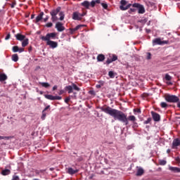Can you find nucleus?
Returning <instances> with one entry per match:
<instances>
[{
  "label": "nucleus",
  "mask_w": 180,
  "mask_h": 180,
  "mask_svg": "<svg viewBox=\"0 0 180 180\" xmlns=\"http://www.w3.org/2000/svg\"><path fill=\"white\" fill-rule=\"evenodd\" d=\"M100 109L102 112H104V113L114 117L115 120H119V122H122V123H125L126 126L129 124V122H132V123H134L136 120L134 115H129L127 117V115H126L123 112L110 107H101Z\"/></svg>",
  "instance_id": "1"
},
{
  "label": "nucleus",
  "mask_w": 180,
  "mask_h": 180,
  "mask_svg": "<svg viewBox=\"0 0 180 180\" xmlns=\"http://www.w3.org/2000/svg\"><path fill=\"white\" fill-rule=\"evenodd\" d=\"M65 89L68 91V94H72L73 92V95L70 96V98H77V92L74 91H79L81 90L79 87L77 86V84L74 83H72V85L66 86L65 87Z\"/></svg>",
  "instance_id": "2"
},
{
  "label": "nucleus",
  "mask_w": 180,
  "mask_h": 180,
  "mask_svg": "<svg viewBox=\"0 0 180 180\" xmlns=\"http://www.w3.org/2000/svg\"><path fill=\"white\" fill-rule=\"evenodd\" d=\"M100 2H101V0H93L91 2L88 1H84L81 4V5L82 6L85 8V9H89V6H91V8H94L96 4H99Z\"/></svg>",
  "instance_id": "3"
},
{
  "label": "nucleus",
  "mask_w": 180,
  "mask_h": 180,
  "mask_svg": "<svg viewBox=\"0 0 180 180\" xmlns=\"http://www.w3.org/2000/svg\"><path fill=\"white\" fill-rule=\"evenodd\" d=\"M57 36V33L56 32H51L46 34V36L41 37V39L43 40V41H50L52 40H54L56 39V37Z\"/></svg>",
  "instance_id": "4"
},
{
  "label": "nucleus",
  "mask_w": 180,
  "mask_h": 180,
  "mask_svg": "<svg viewBox=\"0 0 180 180\" xmlns=\"http://www.w3.org/2000/svg\"><path fill=\"white\" fill-rule=\"evenodd\" d=\"M132 6L133 8H136L138 9V13L141 15L146 13V8H144V6L139 3H135L132 4Z\"/></svg>",
  "instance_id": "5"
},
{
  "label": "nucleus",
  "mask_w": 180,
  "mask_h": 180,
  "mask_svg": "<svg viewBox=\"0 0 180 180\" xmlns=\"http://www.w3.org/2000/svg\"><path fill=\"white\" fill-rule=\"evenodd\" d=\"M165 99L167 102H170L172 103H176V102L179 101V98H178V96L174 95H167L165 96Z\"/></svg>",
  "instance_id": "6"
},
{
  "label": "nucleus",
  "mask_w": 180,
  "mask_h": 180,
  "mask_svg": "<svg viewBox=\"0 0 180 180\" xmlns=\"http://www.w3.org/2000/svg\"><path fill=\"white\" fill-rule=\"evenodd\" d=\"M153 46L155 44H159L160 46H162L163 44H168V41H162L160 38H156L153 40Z\"/></svg>",
  "instance_id": "7"
},
{
  "label": "nucleus",
  "mask_w": 180,
  "mask_h": 180,
  "mask_svg": "<svg viewBox=\"0 0 180 180\" xmlns=\"http://www.w3.org/2000/svg\"><path fill=\"white\" fill-rule=\"evenodd\" d=\"M85 14H82L79 13L78 12H75L72 14V19L74 20H81L82 19V17Z\"/></svg>",
  "instance_id": "8"
},
{
  "label": "nucleus",
  "mask_w": 180,
  "mask_h": 180,
  "mask_svg": "<svg viewBox=\"0 0 180 180\" xmlns=\"http://www.w3.org/2000/svg\"><path fill=\"white\" fill-rule=\"evenodd\" d=\"M47 46H49L51 49H57L58 47V43L54 41H46Z\"/></svg>",
  "instance_id": "9"
},
{
  "label": "nucleus",
  "mask_w": 180,
  "mask_h": 180,
  "mask_svg": "<svg viewBox=\"0 0 180 180\" xmlns=\"http://www.w3.org/2000/svg\"><path fill=\"white\" fill-rule=\"evenodd\" d=\"M55 27L58 32H64V30H65V27L63 26V23L60 22H56Z\"/></svg>",
  "instance_id": "10"
},
{
  "label": "nucleus",
  "mask_w": 180,
  "mask_h": 180,
  "mask_svg": "<svg viewBox=\"0 0 180 180\" xmlns=\"http://www.w3.org/2000/svg\"><path fill=\"white\" fill-rule=\"evenodd\" d=\"M151 115L155 122H160L161 117L159 115L158 113L155 112L154 111H152Z\"/></svg>",
  "instance_id": "11"
},
{
  "label": "nucleus",
  "mask_w": 180,
  "mask_h": 180,
  "mask_svg": "<svg viewBox=\"0 0 180 180\" xmlns=\"http://www.w3.org/2000/svg\"><path fill=\"white\" fill-rule=\"evenodd\" d=\"M84 26H85V25H79L76 26L75 28H70V34H74V33H75V32H77V30H79V29H81V27H84Z\"/></svg>",
  "instance_id": "12"
},
{
  "label": "nucleus",
  "mask_w": 180,
  "mask_h": 180,
  "mask_svg": "<svg viewBox=\"0 0 180 180\" xmlns=\"http://www.w3.org/2000/svg\"><path fill=\"white\" fill-rule=\"evenodd\" d=\"M60 11H61V7H58L56 9L51 11L50 15H53V16H57V15H58V12H60Z\"/></svg>",
  "instance_id": "13"
},
{
  "label": "nucleus",
  "mask_w": 180,
  "mask_h": 180,
  "mask_svg": "<svg viewBox=\"0 0 180 180\" xmlns=\"http://www.w3.org/2000/svg\"><path fill=\"white\" fill-rule=\"evenodd\" d=\"M78 169H72V167H68V174H69L70 175H74V174H77V172H78Z\"/></svg>",
  "instance_id": "14"
},
{
  "label": "nucleus",
  "mask_w": 180,
  "mask_h": 180,
  "mask_svg": "<svg viewBox=\"0 0 180 180\" xmlns=\"http://www.w3.org/2000/svg\"><path fill=\"white\" fill-rule=\"evenodd\" d=\"M16 39L19 40L20 41H23L26 39V36L22 34H17L15 35Z\"/></svg>",
  "instance_id": "15"
},
{
  "label": "nucleus",
  "mask_w": 180,
  "mask_h": 180,
  "mask_svg": "<svg viewBox=\"0 0 180 180\" xmlns=\"http://www.w3.org/2000/svg\"><path fill=\"white\" fill-rule=\"evenodd\" d=\"M179 146H180V140L178 139H174L172 143V148H176V147H178Z\"/></svg>",
  "instance_id": "16"
},
{
  "label": "nucleus",
  "mask_w": 180,
  "mask_h": 180,
  "mask_svg": "<svg viewBox=\"0 0 180 180\" xmlns=\"http://www.w3.org/2000/svg\"><path fill=\"white\" fill-rule=\"evenodd\" d=\"M43 16H44V12H41L38 15V16L36 18L35 23H39V22H40V20H41V19H43Z\"/></svg>",
  "instance_id": "17"
},
{
  "label": "nucleus",
  "mask_w": 180,
  "mask_h": 180,
  "mask_svg": "<svg viewBox=\"0 0 180 180\" xmlns=\"http://www.w3.org/2000/svg\"><path fill=\"white\" fill-rule=\"evenodd\" d=\"M143 174H144V169H143V167H139L136 172V176H141Z\"/></svg>",
  "instance_id": "18"
},
{
  "label": "nucleus",
  "mask_w": 180,
  "mask_h": 180,
  "mask_svg": "<svg viewBox=\"0 0 180 180\" xmlns=\"http://www.w3.org/2000/svg\"><path fill=\"white\" fill-rule=\"evenodd\" d=\"M8 79V76L5 75V73H0V82H4V81H6Z\"/></svg>",
  "instance_id": "19"
},
{
  "label": "nucleus",
  "mask_w": 180,
  "mask_h": 180,
  "mask_svg": "<svg viewBox=\"0 0 180 180\" xmlns=\"http://www.w3.org/2000/svg\"><path fill=\"white\" fill-rule=\"evenodd\" d=\"M169 171H172V172L178 173L180 172V168L179 167H169Z\"/></svg>",
  "instance_id": "20"
},
{
  "label": "nucleus",
  "mask_w": 180,
  "mask_h": 180,
  "mask_svg": "<svg viewBox=\"0 0 180 180\" xmlns=\"http://www.w3.org/2000/svg\"><path fill=\"white\" fill-rule=\"evenodd\" d=\"M9 174H11V170L8 169H6L1 171V175H4V176L9 175Z\"/></svg>",
  "instance_id": "21"
},
{
  "label": "nucleus",
  "mask_w": 180,
  "mask_h": 180,
  "mask_svg": "<svg viewBox=\"0 0 180 180\" xmlns=\"http://www.w3.org/2000/svg\"><path fill=\"white\" fill-rule=\"evenodd\" d=\"M130 6H133V4H129L125 7L120 6V9L121 11H127V9H129V8H130Z\"/></svg>",
  "instance_id": "22"
},
{
  "label": "nucleus",
  "mask_w": 180,
  "mask_h": 180,
  "mask_svg": "<svg viewBox=\"0 0 180 180\" xmlns=\"http://www.w3.org/2000/svg\"><path fill=\"white\" fill-rule=\"evenodd\" d=\"M27 44H29V39L25 38V39L22 40V47H26Z\"/></svg>",
  "instance_id": "23"
},
{
  "label": "nucleus",
  "mask_w": 180,
  "mask_h": 180,
  "mask_svg": "<svg viewBox=\"0 0 180 180\" xmlns=\"http://www.w3.org/2000/svg\"><path fill=\"white\" fill-rule=\"evenodd\" d=\"M45 98L46 99H49V101H55V96H53V95H50V94L45 95Z\"/></svg>",
  "instance_id": "24"
},
{
  "label": "nucleus",
  "mask_w": 180,
  "mask_h": 180,
  "mask_svg": "<svg viewBox=\"0 0 180 180\" xmlns=\"http://www.w3.org/2000/svg\"><path fill=\"white\" fill-rule=\"evenodd\" d=\"M39 84L41 85L44 88H49L50 86V84L47 82H39Z\"/></svg>",
  "instance_id": "25"
},
{
  "label": "nucleus",
  "mask_w": 180,
  "mask_h": 180,
  "mask_svg": "<svg viewBox=\"0 0 180 180\" xmlns=\"http://www.w3.org/2000/svg\"><path fill=\"white\" fill-rule=\"evenodd\" d=\"M98 61H103L105 60V56L100 54L97 56Z\"/></svg>",
  "instance_id": "26"
},
{
  "label": "nucleus",
  "mask_w": 180,
  "mask_h": 180,
  "mask_svg": "<svg viewBox=\"0 0 180 180\" xmlns=\"http://www.w3.org/2000/svg\"><path fill=\"white\" fill-rule=\"evenodd\" d=\"M121 5L120 6H122V8H126V5H127V1L126 0H121Z\"/></svg>",
  "instance_id": "27"
},
{
  "label": "nucleus",
  "mask_w": 180,
  "mask_h": 180,
  "mask_svg": "<svg viewBox=\"0 0 180 180\" xmlns=\"http://www.w3.org/2000/svg\"><path fill=\"white\" fill-rule=\"evenodd\" d=\"M12 60H13V61H15V63H16V61H18V60H19V57L18 56V54L13 55Z\"/></svg>",
  "instance_id": "28"
},
{
  "label": "nucleus",
  "mask_w": 180,
  "mask_h": 180,
  "mask_svg": "<svg viewBox=\"0 0 180 180\" xmlns=\"http://www.w3.org/2000/svg\"><path fill=\"white\" fill-rule=\"evenodd\" d=\"M59 15L60 16V20H64V16H65L64 14V12H63V11L60 12Z\"/></svg>",
  "instance_id": "29"
},
{
  "label": "nucleus",
  "mask_w": 180,
  "mask_h": 180,
  "mask_svg": "<svg viewBox=\"0 0 180 180\" xmlns=\"http://www.w3.org/2000/svg\"><path fill=\"white\" fill-rule=\"evenodd\" d=\"M165 79L167 81H171V79H172V77H171L169 75L166 74L165 77Z\"/></svg>",
  "instance_id": "30"
},
{
  "label": "nucleus",
  "mask_w": 180,
  "mask_h": 180,
  "mask_svg": "<svg viewBox=\"0 0 180 180\" xmlns=\"http://www.w3.org/2000/svg\"><path fill=\"white\" fill-rule=\"evenodd\" d=\"M46 115H47V112L42 111V115L41 117V119L42 120H44V119H46Z\"/></svg>",
  "instance_id": "31"
},
{
  "label": "nucleus",
  "mask_w": 180,
  "mask_h": 180,
  "mask_svg": "<svg viewBox=\"0 0 180 180\" xmlns=\"http://www.w3.org/2000/svg\"><path fill=\"white\" fill-rule=\"evenodd\" d=\"M51 20L52 22H56L58 20V18H57V15H51Z\"/></svg>",
  "instance_id": "32"
},
{
  "label": "nucleus",
  "mask_w": 180,
  "mask_h": 180,
  "mask_svg": "<svg viewBox=\"0 0 180 180\" xmlns=\"http://www.w3.org/2000/svg\"><path fill=\"white\" fill-rule=\"evenodd\" d=\"M13 53H18V51H19V47L18 46H13Z\"/></svg>",
  "instance_id": "33"
},
{
  "label": "nucleus",
  "mask_w": 180,
  "mask_h": 180,
  "mask_svg": "<svg viewBox=\"0 0 180 180\" xmlns=\"http://www.w3.org/2000/svg\"><path fill=\"white\" fill-rule=\"evenodd\" d=\"M108 75L110 78H115V72H113L112 71H110L108 72Z\"/></svg>",
  "instance_id": "34"
},
{
  "label": "nucleus",
  "mask_w": 180,
  "mask_h": 180,
  "mask_svg": "<svg viewBox=\"0 0 180 180\" xmlns=\"http://www.w3.org/2000/svg\"><path fill=\"white\" fill-rule=\"evenodd\" d=\"M160 165H165L167 164V161L164 160H159Z\"/></svg>",
  "instance_id": "35"
},
{
  "label": "nucleus",
  "mask_w": 180,
  "mask_h": 180,
  "mask_svg": "<svg viewBox=\"0 0 180 180\" xmlns=\"http://www.w3.org/2000/svg\"><path fill=\"white\" fill-rule=\"evenodd\" d=\"M160 106H162V108H167L168 106V105L165 102H162L160 103Z\"/></svg>",
  "instance_id": "36"
},
{
  "label": "nucleus",
  "mask_w": 180,
  "mask_h": 180,
  "mask_svg": "<svg viewBox=\"0 0 180 180\" xmlns=\"http://www.w3.org/2000/svg\"><path fill=\"white\" fill-rule=\"evenodd\" d=\"M0 140H9V136H0Z\"/></svg>",
  "instance_id": "37"
},
{
  "label": "nucleus",
  "mask_w": 180,
  "mask_h": 180,
  "mask_svg": "<svg viewBox=\"0 0 180 180\" xmlns=\"http://www.w3.org/2000/svg\"><path fill=\"white\" fill-rule=\"evenodd\" d=\"M150 122H151L150 117L148 118L147 120L143 122V123H144V124H148V123H150Z\"/></svg>",
  "instance_id": "38"
},
{
  "label": "nucleus",
  "mask_w": 180,
  "mask_h": 180,
  "mask_svg": "<svg viewBox=\"0 0 180 180\" xmlns=\"http://www.w3.org/2000/svg\"><path fill=\"white\" fill-rule=\"evenodd\" d=\"M116 60H117V56L113 55L111 61H116Z\"/></svg>",
  "instance_id": "39"
},
{
  "label": "nucleus",
  "mask_w": 180,
  "mask_h": 180,
  "mask_svg": "<svg viewBox=\"0 0 180 180\" xmlns=\"http://www.w3.org/2000/svg\"><path fill=\"white\" fill-rule=\"evenodd\" d=\"M46 27H51L53 26V23L52 22H48L46 24Z\"/></svg>",
  "instance_id": "40"
},
{
  "label": "nucleus",
  "mask_w": 180,
  "mask_h": 180,
  "mask_svg": "<svg viewBox=\"0 0 180 180\" xmlns=\"http://www.w3.org/2000/svg\"><path fill=\"white\" fill-rule=\"evenodd\" d=\"M101 6H103V8L104 9H108V4H105V3H102L101 4Z\"/></svg>",
  "instance_id": "41"
},
{
  "label": "nucleus",
  "mask_w": 180,
  "mask_h": 180,
  "mask_svg": "<svg viewBox=\"0 0 180 180\" xmlns=\"http://www.w3.org/2000/svg\"><path fill=\"white\" fill-rule=\"evenodd\" d=\"M146 54H147V56H146L147 60H151V53H147Z\"/></svg>",
  "instance_id": "42"
},
{
  "label": "nucleus",
  "mask_w": 180,
  "mask_h": 180,
  "mask_svg": "<svg viewBox=\"0 0 180 180\" xmlns=\"http://www.w3.org/2000/svg\"><path fill=\"white\" fill-rule=\"evenodd\" d=\"M136 8H130L129 10V13H134V12H136Z\"/></svg>",
  "instance_id": "43"
},
{
  "label": "nucleus",
  "mask_w": 180,
  "mask_h": 180,
  "mask_svg": "<svg viewBox=\"0 0 180 180\" xmlns=\"http://www.w3.org/2000/svg\"><path fill=\"white\" fill-rule=\"evenodd\" d=\"M62 98L59 96H55V101H61Z\"/></svg>",
  "instance_id": "44"
},
{
  "label": "nucleus",
  "mask_w": 180,
  "mask_h": 180,
  "mask_svg": "<svg viewBox=\"0 0 180 180\" xmlns=\"http://www.w3.org/2000/svg\"><path fill=\"white\" fill-rule=\"evenodd\" d=\"M70 99H71V97H67V98L65 99V103H68V102H70Z\"/></svg>",
  "instance_id": "45"
},
{
  "label": "nucleus",
  "mask_w": 180,
  "mask_h": 180,
  "mask_svg": "<svg viewBox=\"0 0 180 180\" xmlns=\"http://www.w3.org/2000/svg\"><path fill=\"white\" fill-rule=\"evenodd\" d=\"M49 109H50V105H47L43 110V112H47V110H49Z\"/></svg>",
  "instance_id": "46"
},
{
  "label": "nucleus",
  "mask_w": 180,
  "mask_h": 180,
  "mask_svg": "<svg viewBox=\"0 0 180 180\" xmlns=\"http://www.w3.org/2000/svg\"><path fill=\"white\" fill-rule=\"evenodd\" d=\"M11 39V34H8L5 38V40H9Z\"/></svg>",
  "instance_id": "47"
},
{
  "label": "nucleus",
  "mask_w": 180,
  "mask_h": 180,
  "mask_svg": "<svg viewBox=\"0 0 180 180\" xmlns=\"http://www.w3.org/2000/svg\"><path fill=\"white\" fill-rule=\"evenodd\" d=\"M23 51H25V49L23 48H18V53H23Z\"/></svg>",
  "instance_id": "48"
},
{
  "label": "nucleus",
  "mask_w": 180,
  "mask_h": 180,
  "mask_svg": "<svg viewBox=\"0 0 180 180\" xmlns=\"http://www.w3.org/2000/svg\"><path fill=\"white\" fill-rule=\"evenodd\" d=\"M12 180H19V176H13Z\"/></svg>",
  "instance_id": "49"
},
{
  "label": "nucleus",
  "mask_w": 180,
  "mask_h": 180,
  "mask_svg": "<svg viewBox=\"0 0 180 180\" xmlns=\"http://www.w3.org/2000/svg\"><path fill=\"white\" fill-rule=\"evenodd\" d=\"M3 96L6 97V94L0 92V98H2Z\"/></svg>",
  "instance_id": "50"
},
{
  "label": "nucleus",
  "mask_w": 180,
  "mask_h": 180,
  "mask_svg": "<svg viewBox=\"0 0 180 180\" xmlns=\"http://www.w3.org/2000/svg\"><path fill=\"white\" fill-rule=\"evenodd\" d=\"M133 123V127H138L137 122H134Z\"/></svg>",
  "instance_id": "51"
},
{
  "label": "nucleus",
  "mask_w": 180,
  "mask_h": 180,
  "mask_svg": "<svg viewBox=\"0 0 180 180\" xmlns=\"http://www.w3.org/2000/svg\"><path fill=\"white\" fill-rule=\"evenodd\" d=\"M49 15H46V17L45 18H44V22H47V20H49Z\"/></svg>",
  "instance_id": "52"
},
{
  "label": "nucleus",
  "mask_w": 180,
  "mask_h": 180,
  "mask_svg": "<svg viewBox=\"0 0 180 180\" xmlns=\"http://www.w3.org/2000/svg\"><path fill=\"white\" fill-rule=\"evenodd\" d=\"M63 94H64V90H60L59 91V95H63Z\"/></svg>",
  "instance_id": "53"
},
{
  "label": "nucleus",
  "mask_w": 180,
  "mask_h": 180,
  "mask_svg": "<svg viewBox=\"0 0 180 180\" xmlns=\"http://www.w3.org/2000/svg\"><path fill=\"white\" fill-rule=\"evenodd\" d=\"M57 88H58L57 85H55V86H53L52 89H53V91H56V89H57Z\"/></svg>",
  "instance_id": "54"
},
{
  "label": "nucleus",
  "mask_w": 180,
  "mask_h": 180,
  "mask_svg": "<svg viewBox=\"0 0 180 180\" xmlns=\"http://www.w3.org/2000/svg\"><path fill=\"white\" fill-rule=\"evenodd\" d=\"M110 63H113V62L112 61V59L107 60V63H108V64H110Z\"/></svg>",
  "instance_id": "55"
},
{
  "label": "nucleus",
  "mask_w": 180,
  "mask_h": 180,
  "mask_svg": "<svg viewBox=\"0 0 180 180\" xmlns=\"http://www.w3.org/2000/svg\"><path fill=\"white\" fill-rule=\"evenodd\" d=\"M89 94H91V95H95V91H90Z\"/></svg>",
  "instance_id": "56"
},
{
  "label": "nucleus",
  "mask_w": 180,
  "mask_h": 180,
  "mask_svg": "<svg viewBox=\"0 0 180 180\" xmlns=\"http://www.w3.org/2000/svg\"><path fill=\"white\" fill-rule=\"evenodd\" d=\"M16 5V3H13L11 4V8H15V6Z\"/></svg>",
  "instance_id": "57"
},
{
  "label": "nucleus",
  "mask_w": 180,
  "mask_h": 180,
  "mask_svg": "<svg viewBox=\"0 0 180 180\" xmlns=\"http://www.w3.org/2000/svg\"><path fill=\"white\" fill-rule=\"evenodd\" d=\"M167 85H172V82H167Z\"/></svg>",
  "instance_id": "58"
},
{
  "label": "nucleus",
  "mask_w": 180,
  "mask_h": 180,
  "mask_svg": "<svg viewBox=\"0 0 180 180\" xmlns=\"http://www.w3.org/2000/svg\"><path fill=\"white\" fill-rule=\"evenodd\" d=\"M28 51L30 53V51H32V46H30V48H28Z\"/></svg>",
  "instance_id": "59"
},
{
  "label": "nucleus",
  "mask_w": 180,
  "mask_h": 180,
  "mask_svg": "<svg viewBox=\"0 0 180 180\" xmlns=\"http://www.w3.org/2000/svg\"><path fill=\"white\" fill-rule=\"evenodd\" d=\"M31 19H34V14H32V15H31Z\"/></svg>",
  "instance_id": "60"
},
{
  "label": "nucleus",
  "mask_w": 180,
  "mask_h": 180,
  "mask_svg": "<svg viewBox=\"0 0 180 180\" xmlns=\"http://www.w3.org/2000/svg\"><path fill=\"white\" fill-rule=\"evenodd\" d=\"M138 113H141V110H140V109H138L136 111Z\"/></svg>",
  "instance_id": "61"
},
{
  "label": "nucleus",
  "mask_w": 180,
  "mask_h": 180,
  "mask_svg": "<svg viewBox=\"0 0 180 180\" xmlns=\"http://www.w3.org/2000/svg\"><path fill=\"white\" fill-rule=\"evenodd\" d=\"M49 169H50L51 171H54V167H51Z\"/></svg>",
  "instance_id": "62"
},
{
  "label": "nucleus",
  "mask_w": 180,
  "mask_h": 180,
  "mask_svg": "<svg viewBox=\"0 0 180 180\" xmlns=\"http://www.w3.org/2000/svg\"><path fill=\"white\" fill-rule=\"evenodd\" d=\"M146 32H147V33H150V32H151V30H146Z\"/></svg>",
  "instance_id": "63"
},
{
  "label": "nucleus",
  "mask_w": 180,
  "mask_h": 180,
  "mask_svg": "<svg viewBox=\"0 0 180 180\" xmlns=\"http://www.w3.org/2000/svg\"><path fill=\"white\" fill-rule=\"evenodd\" d=\"M177 106L178 108H180V102L178 103Z\"/></svg>",
  "instance_id": "64"
}]
</instances>
